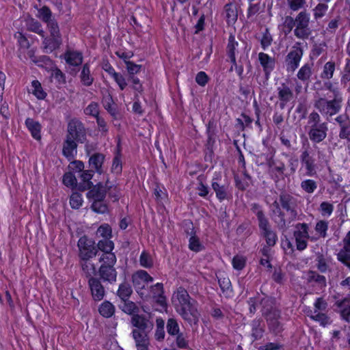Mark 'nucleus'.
Masks as SVG:
<instances>
[{"label":"nucleus","instance_id":"2eb2a0df","mask_svg":"<svg viewBox=\"0 0 350 350\" xmlns=\"http://www.w3.org/2000/svg\"><path fill=\"white\" fill-rule=\"evenodd\" d=\"M196 300L192 299L189 295L187 291L182 286L178 288L172 295V302L174 303L176 310Z\"/></svg>","mask_w":350,"mask_h":350},{"label":"nucleus","instance_id":"5701e85b","mask_svg":"<svg viewBox=\"0 0 350 350\" xmlns=\"http://www.w3.org/2000/svg\"><path fill=\"white\" fill-rule=\"evenodd\" d=\"M107 193V184L104 186L99 183L94 186L87 193L89 200L93 201L104 200Z\"/></svg>","mask_w":350,"mask_h":350},{"label":"nucleus","instance_id":"dca6fc26","mask_svg":"<svg viewBox=\"0 0 350 350\" xmlns=\"http://www.w3.org/2000/svg\"><path fill=\"white\" fill-rule=\"evenodd\" d=\"M300 161L305 167L306 175L308 176H312L316 174V163L315 159L311 154L309 150V148H305L301 153Z\"/></svg>","mask_w":350,"mask_h":350},{"label":"nucleus","instance_id":"cd10ccee","mask_svg":"<svg viewBox=\"0 0 350 350\" xmlns=\"http://www.w3.org/2000/svg\"><path fill=\"white\" fill-rule=\"evenodd\" d=\"M271 172L274 175L275 180L277 182L278 180L284 179L285 177L288 176V172L285 164L280 161H274L271 165Z\"/></svg>","mask_w":350,"mask_h":350},{"label":"nucleus","instance_id":"f3484780","mask_svg":"<svg viewBox=\"0 0 350 350\" xmlns=\"http://www.w3.org/2000/svg\"><path fill=\"white\" fill-rule=\"evenodd\" d=\"M88 286L94 301L102 300L105 295V289L99 278L94 277L88 280Z\"/></svg>","mask_w":350,"mask_h":350},{"label":"nucleus","instance_id":"a19ab883","mask_svg":"<svg viewBox=\"0 0 350 350\" xmlns=\"http://www.w3.org/2000/svg\"><path fill=\"white\" fill-rule=\"evenodd\" d=\"M133 293L131 286L128 282H123L119 285L117 295L122 300L129 299Z\"/></svg>","mask_w":350,"mask_h":350},{"label":"nucleus","instance_id":"c03bdc74","mask_svg":"<svg viewBox=\"0 0 350 350\" xmlns=\"http://www.w3.org/2000/svg\"><path fill=\"white\" fill-rule=\"evenodd\" d=\"M37 16L45 23L55 19L53 18V14L50 8L46 5L38 10Z\"/></svg>","mask_w":350,"mask_h":350},{"label":"nucleus","instance_id":"ea45409f","mask_svg":"<svg viewBox=\"0 0 350 350\" xmlns=\"http://www.w3.org/2000/svg\"><path fill=\"white\" fill-rule=\"evenodd\" d=\"M98 311L103 317L109 318L114 314L115 306L110 301H105L100 305Z\"/></svg>","mask_w":350,"mask_h":350},{"label":"nucleus","instance_id":"2f4dec72","mask_svg":"<svg viewBox=\"0 0 350 350\" xmlns=\"http://www.w3.org/2000/svg\"><path fill=\"white\" fill-rule=\"evenodd\" d=\"M118 307L123 312L131 315V317L139 312V308L136 304L129 299L122 300Z\"/></svg>","mask_w":350,"mask_h":350},{"label":"nucleus","instance_id":"39448f33","mask_svg":"<svg viewBox=\"0 0 350 350\" xmlns=\"http://www.w3.org/2000/svg\"><path fill=\"white\" fill-rule=\"evenodd\" d=\"M117 258L115 254L106 255L105 257H100V266L98 268V273L99 279L109 284L116 282L118 272L115 268Z\"/></svg>","mask_w":350,"mask_h":350},{"label":"nucleus","instance_id":"37998d69","mask_svg":"<svg viewBox=\"0 0 350 350\" xmlns=\"http://www.w3.org/2000/svg\"><path fill=\"white\" fill-rule=\"evenodd\" d=\"M310 317L312 320L318 321L320 325L323 327L332 323L330 318L327 315L323 312H317V310H314L313 314H311Z\"/></svg>","mask_w":350,"mask_h":350},{"label":"nucleus","instance_id":"473e14b6","mask_svg":"<svg viewBox=\"0 0 350 350\" xmlns=\"http://www.w3.org/2000/svg\"><path fill=\"white\" fill-rule=\"evenodd\" d=\"M105 160V156L101 153H95L90 157L89 159V164L92 169L102 174L103 170L102 165Z\"/></svg>","mask_w":350,"mask_h":350},{"label":"nucleus","instance_id":"6e6552de","mask_svg":"<svg viewBox=\"0 0 350 350\" xmlns=\"http://www.w3.org/2000/svg\"><path fill=\"white\" fill-rule=\"evenodd\" d=\"M77 247L79 249V260L93 259L98 253L94 242L86 236H83L79 239Z\"/></svg>","mask_w":350,"mask_h":350},{"label":"nucleus","instance_id":"79ce46f5","mask_svg":"<svg viewBox=\"0 0 350 350\" xmlns=\"http://www.w3.org/2000/svg\"><path fill=\"white\" fill-rule=\"evenodd\" d=\"M309 282H315L321 288L326 286V278L324 275L319 274L316 271H310L308 273Z\"/></svg>","mask_w":350,"mask_h":350},{"label":"nucleus","instance_id":"e433bc0d","mask_svg":"<svg viewBox=\"0 0 350 350\" xmlns=\"http://www.w3.org/2000/svg\"><path fill=\"white\" fill-rule=\"evenodd\" d=\"M262 235L265 237L267 244L270 246H274L278 241L276 232L269 226L260 230Z\"/></svg>","mask_w":350,"mask_h":350},{"label":"nucleus","instance_id":"de8ad7c7","mask_svg":"<svg viewBox=\"0 0 350 350\" xmlns=\"http://www.w3.org/2000/svg\"><path fill=\"white\" fill-rule=\"evenodd\" d=\"M157 328L155 330L154 337L158 341H162L165 338L164 321L162 319H157L156 321Z\"/></svg>","mask_w":350,"mask_h":350},{"label":"nucleus","instance_id":"7c9ffc66","mask_svg":"<svg viewBox=\"0 0 350 350\" xmlns=\"http://www.w3.org/2000/svg\"><path fill=\"white\" fill-rule=\"evenodd\" d=\"M96 247L97 250H99L103 252L100 257L105 258L106 255L115 254L112 252V250L114 248V243L112 241L109 240V238L100 240L97 243V246Z\"/></svg>","mask_w":350,"mask_h":350},{"label":"nucleus","instance_id":"bb28decb","mask_svg":"<svg viewBox=\"0 0 350 350\" xmlns=\"http://www.w3.org/2000/svg\"><path fill=\"white\" fill-rule=\"evenodd\" d=\"M258 60L263 68V70L267 77L270 72L274 69L275 67V59L270 57L269 55L265 53H259Z\"/></svg>","mask_w":350,"mask_h":350},{"label":"nucleus","instance_id":"a878e982","mask_svg":"<svg viewBox=\"0 0 350 350\" xmlns=\"http://www.w3.org/2000/svg\"><path fill=\"white\" fill-rule=\"evenodd\" d=\"M312 64H305L299 69L296 75L297 78L306 86L308 85L312 75Z\"/></svg>","mask_w":350,"mask_h":350},{"label":"nucleus","instance_id":"a18cd8bd","mask_svg":"<svg viewBox=\"0 0 350 350\" xmlns=\"http://www.w3.org/2000/svg\"><path fill=\"white\" fill-rule=\"evenodd\" d=\"M167 332L169 335L174 336L180 332L179 325L177 321L173 318H170L166 325Z\"/></svg>","mask_w":350,"mask_h":350},{"label":"nucleus","instance_id":"bf43d9fd","mask_svg":"<svg viewBox=\"0 0 350 350\" xmlns=\"http://www.w3.org/2000/svg\"><path fill=\"white\" fill-rule=\"evenodd\" d=\"M140 265L145 268H151L153 266V260L151 256L144 251L139 257Z\"/></svg>","mask_w":350,"mask_h":350},{"label":"nucleus","instance_id":"412c9836","mask_svg":"<svg viewBox=\"0 0 350 350\" xmlns=\"http://www.w3.org/2000/svg\"><path fill=\"white\" fill-rule=\"evenodd\" d=\"M150 332H139L138 331H132V337L135 340V346L137 350H148L150 340L148 334Z\"/></svg>","mask_w":350,"mask_h":350},{"label":"nucleus","instance_id":"6e6d98bb","mask_svg":"<svg viewBox=\"0 0 350 350\" xmlns=\"http://www.w3.org/2000/svg\"><path fill=\"white\" fill-rule=\"evenodd\" d=\"M91 208L95 213L100 214L105 213L108 211V206L104 202V200L93 201Z\"/></svg>","mask_w":350,"mask_h":350},{"label":"nucleus","instance_id":"338daca9","mask_svg":"<svg viewBox=\"0 0 350 350\" xmlns=\"http://www.w3.org/2000/svg\"><path fill=\"white\" fill-rule=\"evenodd\" d=\"M63 183L66 187L74 188L77 186V180L72 173L67 172L63 176Z\"/></svg>","mask_w":350,"mask_h":350},{"label":"nucleus","instance_id":"f257e3e1","mask_svg":"<svg viewBox=\"0 0 350 350\" xmlns=\"http://www.w3.org/2000/svg\"><path fill=\"white\" fill-rule=\"evenodd\" d=\"M299 201L297 198L286 191H282L279 200L273 203L271 217L277 228L286 232L292 222L300 219Z\"/></svg>","mask_w":350,"mask_h":350},{"label":"nucleus","instance_id":"9b49d317","mask_svg":"<svg viewBox=\"0 0 350 350\" xmlns=\"http://www.w3.org/2000/svg\"><path fill=\"white\" fill-rule=\"evenodd\" d=\"M211 187L215 193L217 198L220 202L228 200L231 196L230 184L222 181L219 174H216L213 178Z\"/></svg>","mask_w":350,"mask_h":350},{"label":"nucleus","instance_id":"69168bd1","mask_svg":"<svg viewBox=\"0 0 350 350\" xmlns=\"http://www.w3.org/2000/svg\"><path fill=\"white\" fill-rule=\"evenodd\" d=\"M86 115L92 116L96 118L99 116V107L97 103L92 102L84 109Z\"/></svg>","mask_w":350,"mask_h":350},{"label":"nucleus","instance_id":"0e129e2a","mask_svg":"<svg viewBox=\"0 0 350 350\" xmlns=\"http://www.w3.org/2000/svg\"><path fill=\"white\" fill-rule=\"evenodd\" d=\"M290 10L296 12L304 8L306 0H286Z\"/></svg>","mask_w":350,"mask_h":350},{"label":"nucleus","instance_id":"423d86ee","mask_svg":"<svg viewBox=\"0 0 350 350\" xmlns=\"http://www.w3.org/2000/svg\"><path fill=\"white\" fill-rule=\"evenodd\" d=\"M293 236L295 239L296 248L299 251H303L308 246L307 241H316L319 237L310 236L309 226L306 223H298L295 226Z\"/></svg>","mask_w":350,"mask_h":350},{"label":"nucleus","instance_id":"1a4fd4ad","mask_svg":"<svg viewBox=\"0 0 350 350\" xmlns=\"http://www.w3.org/2000/svg\"><path fill=\"white\" fill-rule=\"evenodd\" d=\"M300 42H296L291 48V51L285 58L286 70L288 72H295L299 66L301 57L304 54L303 49Z\"/></svg>","mask_w":350,"mask_h":350},{"label":"nucleus","instance_id":"680f3d73","mask_svg":"<svg viewBox=\"0 0 350 350\" xmlns=\"http://www.w3.org/2000/svg\"><path fill=\"white\" fill-rule=\"evenodd\" d=\"M133 277L138 279L139 281L142 282L144 284H147L149 282L153 281L152 277H151L147 271L144 270L137 271Z\"/></svg>","mask_w":350,"mask_h":350},{"label":"nucleus","instance_id":"20e7f679","mask_svg":"<svg viewBox=\"0 0 350 350\" xmlns=\"http://www.w3.org/2000/svg\"><path fill=\"white\" fill-rule=\"evenodd\" d=\"M306 129L310 140L314 144H319L327 137L328 124L322 121L317 111H313L308 116Z\"/></svg>","mask_w":350,"mask_h":350},{"label":"nucleus","instance_id":"f704fd0d","mask_svg":"<svg viewBox=\"0 0 350 350\" xmlns=\"http://www.w3.org/2000/svg\"><path fill=\"white\" fill-rule=\"evenodd\" d=\"M79 77L81 82L83 85L89 87L92 85L94 82V77L91 74L88 64H85L83 66Z\"/></svg>","mask_w":350,"mask_h":350},{"label":"nucleus","instance_id":"393cba45","mask_svg":"<svg viewBox=\"0 0 350 350\" xmlns=\"http://www.w3.org/2000/svg\"><path fill=\"white\" fill-rule=\"evenodd\" d=\"M251 336L253 340H257L262 338L265 332V323L262 319H255L251 322Z\"/></svg>","mask_w":350,"mask_h":350},{"label":"nucleus","instance_id":"ddd939ff","mask_svg":"<svg viewBox=\"0 0 350 350\" xmlns=\"http://www.w3.org/2000/svg\"><path fill=\"white\" fill-rule=\"evenodd\" d=\"M262 315L266 319L271 317H281V312L276 306L275 299L270 297H263L260 300Z\"/></svg>","mask_w":350,"mask_h":350},{"label":"nucleus","instance_id":"3c124183","mask_svg":"<svg viewBox=\"0 0 350 350\" xmlns=\"http://www.w3.org/2000/svg\"><path fill=\"white\" fill-rule=\"evenodd\" d=\"M335 70V63L333 62H327L323 67V72L321 73V77L323 79H330L333 77L334 72Z\"/></svg>","mask_w":350,"mask_h":350},{"label":"nucleus","instance_id":"603ef678","mask_svg":"<svg viewBox=\"0 0 350 350\" xmlns=\"http://www.w3.org/2000/svg\"><path fill=\"white\" fill-rule=\"evenodd\" d=\"M301 188L308 193H313L317 188L316 181L312 179L304 180L301 183Z\"/></svg>","mask_w":350,"mask_h":350},{"label":"nucleus","instance_id":"a211bd4d","mask_svg":"<svg viewBox=\"0 0 350 350\" xmlns=\"http://www.w3.org/2000/svg\"><path fill=\"white\" fill-rule=\"evenodd\" d=\"M340 131L338 136L340 139L350 142V118L347 114H341L335 118Z\"/></svg>","mask_w":350,"mask_h":350},{"label":"nucleus","instance_id":"7ed1b4c3","mask_svg":"<svg viewBox=\"0 0 350 350\" xmlns=\"http://www.w3.org/2000/svg\"><path fill=\"white\" fill-rule=\"evenodd\" d=\"M86 140V130L84 124L77 118L71 119L67 126L66 138L63 142L62 154L68 161L77 154V144Z\"/></svg>","mask_w":350,"mask_h":350},{"label":"nucleus","instance_id":"052dcab7","mask_svg":"<svg viewBox=\"0 0 350 350\" xmlns=\"http://www.w3.org/2000/svg\"><path fill=\"white\" fill-rule=\"evenodd\" d=\"M47 26V29L50 32V36L51 37H57L61 36L59 32V28L57 22L55 19H53L49 23H46Z\"/></svg>","mask_w":350,"mask_h":350},{"label":"nucleus","instance_id":"6ab92c4d","mask_svg":"<svg viewBox=\"0 0 350 350\" xmlns=\"http://www.w3.org/2000/svg\"><path fill=\"white\" fill-rule=\"evenodd\" d=\"M338 260L350 269V230L342 239V248L337 254Z\"/></svg>","mask_w":350,"mask_h":350},{"label":"nucleus","instance_id":"864d4df0","mask_svg":"<svg viewBox=\"0 0 350 350\" xmlns=\"http://www.w3.org/2000/svg\"><path fill=\"white\" fill-rule=\"evenodd\" d=\"M92 176L93 174L92 170H83L81 172L80 177L84 182V184L85 185L82 189V190H85L87 189L92 188L93 184L90 181V180L92 178Z\"/></svg>","mask_w":350,"mask_h":350},{"label":"nucleus","instance_id":"f03ea898","mask_svg":"<svg viewBox=\"0 0 350 350\" xmlns=\"http://www.w3.org/2000/svg\"><path fill=\"white\" fill-rule=\"evenodd\" d=\"M342 101L340 91L331 81L325 82L321 88H316L314 107L327 120L340 111Z\"/></svg>","mask_w":350,"mask_h":350},{"label":"nucleus","instance_id":"aec40b11","mask_svg":"<svg viewBox=\"0 0 350 350\" xmlns=\"http://www.w3.org/2000/svg\"><path fill=\"white\" fill-rule=\"evenodd\" d=\"M251 211L257 217L258 227L260 230L271 226L270 222L265 215L262 206L258 203L251 204Z\"/></svg>","mask_w":350,"mask_h":350},{"label":"nucleus","instance_id":"b1692460","mask_svg":"<svg viewBox=\"0 0 350 350\" xmlns=\"http://www.w3.org/2000/svg\"><path fill=\"white\" fill-rule=\"evenodd\" d=\"M150 292L156 303L162 307L166 306V297L164 295L163 284L162 283H157L151 286Z\"/></svg>","mask_w":350,"mask_h":350},{"label":"nucleus","instance_id":"c756f323","mask_svg":"<svg viewBox=\"0 0 350 350\" xmlns=\"http://www.w3.org/2000/svg\"><path fill=\"white\" fill-rule=\"evenodd\" d=\"M25 125L35 139L40 140L41 139V125L38 122L28 118L25 120Z\"/></svg>","mask_w":350,"mask_h":350},{"label":"nucleus","instance_id":"4be33fe9","mask_svg":"<svg viewBox=\"0 0 350 350\" xmlns=\"http://www.w3.org/2000/svg\"><path fill=\"white\" fill-rule=\"evenodd\" d=\"M79 264L81 269V275L88 280L95 277L96 274V264L92 259L79 260Z\"/></svg>","mask_w":350,"mask_h":350},{"label":"nucleus","instance_id":"58836bf2","mask_svg":"<svg viewBox=\"0 0 350 350\" xmlns=\"http://www.w3.org/2000/svg\"><path fill=\"white\" fill-rule=\"evenodd\" d=\"M26 25L28 31L36 33L42 38L44 37V31L42 29L41 23L38 21L33 18H30L27 20Z\"/></svg>","mask_w":350,"mask_h":350},{"label":"nucleus","instance_id":"4d7b16f0","mask_svg":"<svg viewBox=\"0 0 350 350\" xmlns=\"http://www.w3.org/2000/svg\"><path fill=\"white\" fill-rule=\"evenodd\" d=\"M273 42V37L271 34L270 33L269 29L266 28L262 33V38L260 39V44L262 48L265 50L267 49L269 46H271V43Z\"/></svg>","mask_w":350,"mask_h":350},{"label":"nucleus","instance_id":"5fc2aeb1","mask_svg":"<svg viewBox=\"0 0 350 350\" xmlns=\"http://www.w3.org/2000/svg\"><path fill=\"white\" fill-rule=\"evenodd\" d=\"M328 10V5L324 3H318L313 9L314 17L319 19L324 16Z\"/></svg>","mask_w":350,"mask_h":350},{"label":"nucleus","instance_id":"8fccbe9b","mask_svg":"<svg viewBox=\"0 0 350 350\" xmlns=\"http://www.w3.org/2000/svg\"><path fill=\"white\" fill-rule=\"evenodd\" d=\"M314 230L319 234V237L325 238L327 237V232L328 230V222L323 220L319 221L316 224Z\"/></svg>","mask_w":350,"mask_h":350},{"label":"nucleus","instance_id":"e2e57ef3","mask_svg":"<svg viewBox=\"0 0 350 350\" xmlns=\"http://www.w3.org/2000/svg\"><path fill=\"white\" fill-rule=\"evenodd\" d=\"M103 106L105 109L112 116H116V109L113 103L112 98L110 95H108L104 98Z\"/></svg>","mask_w":350,"mask_h":350},{"label":"nucleus","instance_id":"f8f14e48","mask_svg":"<svg viewBox=\"0 0 350 350\" xmlns=\"http://www.w3.org/2000/svg\"><path fill=\"white\" fill-rule=\"evenodd\" d=\"M131 324L134 327L133 331L139 332H150L154 327V323L150 316L138 314L131 317Z\"/></svg>","mask_w":350,"mask_h":350},{"label":"nucleus","instance_id":"4c0bfd02","mask_svg":"<svg viewBox=\"0 0 350 350\" xmlns=\"http://www.w3.org/2000/svg\"><path fill=\"white\" fill-rule=\"evenodd\" d=\"M225 17L228 24L234 23L238 17L237 7L232 4H227L224 8Z\"/></svg>","mask_w":350,"mask_h":350},{"label":"nucleus","instance_id":"0eeeda50","mask_svg":"<svg viewBox=\"0 0 350 350\" xmlns=\"http://www.w3.org/2000/svg\"><path fill=\"white\" fill-rule=\"evenodd\" d=\"M294 36L300 40H307L312 33L310 27V14L306 11L300 12L296 16L295 28L293 29Z\"/></svg>","mask_w":350,"mask_h":350},{"label":"nucleus","instance_id":"c85d7f7f","mask_svg":"<svg viewBox=\"0 0 350 350\" xmlns=\"http://www.w3.org/2000/svg\"><path fill=\"white\" fill-rule=\"evenodd\" d=\"M42 44L46 53L52 52L58 49L62 44V37H44Z\"/></svg>","mask_w":350,"mask_h":350},{"label":"nucleus","instance_id":"774afa93","mask_svg":"<svg viewBox=\"0 0 350 350\" xmlns=\"http://www.w3.org/2000/svg\"><path fill=\"white\" fill-rule=\"evenodd\" d=\"M83 200L80 193H73L70 198V204L72 208H79L82 205Z\"/></svg>","mask_w":350,"mask_h":350},{"label":"nucleus","instance_id":"09e8293b","mask_svg":"<svg viewBox=\"0 0 350 350\" xmlns=\"http://www.w3.org/2000/svg\"><path fill=\"white\" fill-rule=\"evenodd\" d=\"M32 94L38 99H44L46 94L43 91L40 83L34 80L31 83Z\"/></svg>","mask_w":350,"mask_h":350},{"label":"nucleus","instance_id":"c9c22d12","mask_svg":"<svg viewBox=\"0 0 350 350\" xmlns=\"http://www.w3.org/2000/svg\"><path fill=\"white\" fill-rule=\"evenodd\" d=\"M66 62L74 66H79L83 62L82 53L77 51H67L65 53Z\"/></svg>","mask_w":350,"mask_h":350},{"label":"nucleus","instance_id":"4468645a","mask_svg":"<svg viewBox=\"0 0 350 350\" xmlns=\"http://www.w3.org/2000/svg\"><path fill=\"white\" fill-rule=\"evenodd\" d=\"M278 98L279 100V107L281 109H284L287 103L291 101L294 98L293 90L286 83H282L277 88Z\"/></svg>","mask_w":350,"mask_h":350},{"label":"nucleus","instance_id":"72a5a7b5","mask_svg":"<svg viewBox=\"0 0 350 350\" xmlns=\"http://www.w3.org/2000/svg\"><path fill=\"white\" fill-rule=\"evenodd\" d=\"M280 318V317H271L266 319L269 332L275 336L280 334L283 331V325L279 321Z\"/></svg>","mask_w":350,"mask_h":350},{"label":"nucleus","instance_id":"13d9d810","mask_svg":"<svg viewBox=\"0 0 350 350\" xmlns=\"http://www.w3.org/2000/svg\"><path fill=\"white\" fill-rule=\"evenodd\" d=\"M218 279V284L219 287L223 293L232 291L231 289V282L230 279L227 277H224L223 275L217 276Z\"/></svg>","mask_w":350,"mask_h":350},{"label":"nucleus","instance_id":"9d476101","mask_svg":"<svg viewBox=\"0 0 350 350\" xmlns=\"http://www.w3.org/2000/svg\"><path fill=\"white\" fill-rule=\"evenodd\" d=\"M197 301H194L176 310V312L185 321H187L191 326H196V328H197L198 325L200 316L197 308Z\"/></svg>","mask_w":350,"mask_h":350},{"label":"nucleus","instance_id":"49530a36","mask_svg":"<svg viewBox=\"0 0 350 350\" xmlns=\"http://www.w3.org/2000/svg\"><path fill=\"white\" fill-rule=\"evenodd\" d=\"M176 345L179 349H187L189 347L188 334L185 332H179L176 336Z\"/></svg>","mask_w":350,"mask_h":350}]
</instances>
